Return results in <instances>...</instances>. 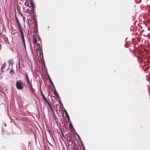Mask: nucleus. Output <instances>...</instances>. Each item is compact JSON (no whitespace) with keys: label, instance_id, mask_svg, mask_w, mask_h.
I'll list each match as a JSON object with an SVG mask.
<instances>
[{"label":"nucleus","instance_id":"obj_1","mask_svg":"<svg viewBox=\"0 0 150 150\" xmlns=\"http://www.w3.org/2000/svg\"><path fill=\"white\" fill-rule=\"evenodd\" d=\"M25 76L26 79L27 85L28 86L30 89V91L32 92L33 93L34 92V88H33V86L31 84V81H30H30L28 76L27 74H25Z\"/></svg>","mask_w":150,"mask_h":150},{"label":"nucleus","instance_id":"obj_2","mask_svg":"<svg viewBox=\"0 0 150 150\" xmlns=\"http://www.w3.org/2000/svg\"><path fill=\"white\" fill-rule=\"evenodd\" d=\"M16 86L18 89H22L23 88V82L21 80L18 81L16 83Z\"/></svg>","mask_w":150,"mask_h":150},{"label":"nucleus","instance_id":"obj_3","mask_svg":"<svg viewBox=\"0 0 150 150\" xmlns=\"http://www.w3.org/2000/svg\"><path fill=\"white\" fill-rule=\"evenodd\" d=\"M20 35L21 37V38L22 41L23 43V45L25 48H26V46H25V39L24 37V36L23 35V32H20Z\"/></svg>","mask_w":150,"mask_h":150},{"label":"nucleus","instance_id":"obj_4","mask_svg":"<svg viewBox=\"0 0 150 150\" xmlns=\"http://www.w3.org/2000/svg\"><path fill=\"white\" fill-rule=\"evenodd\" d=\"M16 22L17 23L18 27V28L19 32H22L23 30L22 28V27H21V25L19 22V20H18V19L17 18H16Z\"/></svg>","mask_w":150,"mask_h":150},{"label":"nucleus","instance_id":"obj_5","mask_svg":"<svg viewBox=\"0 0 150 150\" xmlns=\"http://www.w3.org/2000/svg\"><path fill=\"white\" fill-rule=\"evenodd\" d=\"M37 47H38V48L36 50H39L40 52H41V51H42V50H41V47H40L39 43L37 44Z\"/></svg>","mask_w":150,"mask_h":150},{"label":"nucleus","instance_id":"obj_6","mask_svg":"<svg viewBox=\"0 0 150 150\" xmlns=\"http://www.w3.org/2000/svg\"><path fill=\"white\" fill-rule=\"evenodd\" d=\"M6 65V62H4L3 64L1 67V70L2 71H3V69H4Z\"/></svg>","mask_w":150,"mask_h":150},{"label":"nucleus","instance_id":"obj_7","mask_svg":"<svg viewBox=\"0 0 150 150\" xmlns=\"http://www.w3.org/2000/svg\"><path fill=\"white\" fill-rule=\"evenodd\" d=\"M40 93L44 100H46L47 98L45 97L41 91H40Z\"/></svg>","mask_w":150,"mask_h":150},{"label":"nucleus","instance_id":"obj_8","mask_svg":"<svg viewBox=\"0 0 150 150\" xmlns=\"http://www.w3.org/2000/svg\"><path fill=\"white\" fill-rule=\"evenodd\" d=\"M69 126L70 128H71L72 130L73 129L74 131H75L74 129V128L73 127L71 123V122H70L69 125Z\"/></svg>","mask_w":150,"mask_h":150},{"label":"nucleus","instance_id":"obj_9","mask_svg":"<svg viewBox=\"0 0 150 150\" xmlns=\"http://www.w3.org/2000/svg\"><path fill=\"white\" fill-rule=\"evenodd\" d=\"M65 113L68 119V120H69V116L68 115V114L67 113V112L66 111H65Z\"/></svg>","mask_w":150,"mask_h":150},{"label":"nucleus","instance_id":"obj_10","mask_svg":"<svg viewBox=\"0 0 150 150\" xmlns=\"http://www.w3.org/2000/svg\"><path fill=\"white\" fill-rule=\"evenodd\" d=\"M37 42V39L36 38H34L33 39V43L35 44H36Z\"/></svg>","mask_w":150,"mask_h":150},{"label":"nucleus","instance_id":"obj_11","mask_svg":"<svg viewBox=\"0 0 150 150\" xmlns=\"http://www.w3.org/2000/svg\"><path fill=\"white\" fill-rule=\"evenodd\" d=\"M54 94L56 96H58V94L56 91L55 90L54 91Z\"/></svg>","mask_w":150,"mask_h":150},{"label":"nucleus","instance_id":"obj_12","mask_svg":"<svg viewBox=\"0 0 150 150\" xmlns=\"http://www.w3.org/2000/svg\"><path fill=\"white\" fill-rule=\"evenodd\" d=\"M30 4L31 5V6H32V8L33 9L34 5L33 3V2L32 1H31L30 3Z\"/></svg>","mask_w":150,"mask_h":150},{"label":"nucleus","instance_id":"obj_13","mask_svg":"<svg viewBox=\"0 0 150 150\" xmlns=\"http://www.w3.org/2000/svg\"><path fill=\"white\" fill-rule=\"evenodd\" d=\"M14 71L13 70L12 68L11 69V71H10L9 73H12V74H14Z\"/></svg>","mask_w":150,"mask_h":150},{"label":"nucleus","instance_id":"obj_14","mask_svg":"<svg viewBox=\"0 0 150 150\" xmlns=\"http://www.w3.org/2000/svg\"><path fill=\"white\" fill-rule=\"evenodd\" d=\"M48 77H49V81L51 83V84L53 85V83H52V81H51L50 78V77H49V76H48Z\"/></svg>","mask_w":150,"mask_h":150},{"label":"nucleus","instance_id":"obj_15","mask_svg":"<svg viewBox=\"0 0 150 150\" xmlns=\"http://www.w3.org/2000/svg\"><path fill=\"white\" fill-rule=\"evenodd\" d=\"M48 107H49L50 108L52 112H53V109H52V106H51V105H50L49 106H48Z\"/></svg>","mask_w":150,"mask_h":150},{"label":"nucleus","instance_id":"obj_16","mask_svg":"<svg viewBox=\"0 0 150 150\" xmlns=\"http://www.w3.org/2000/svg\"><path fill=\"white\" fill-rule=\"evenodd\" d=\"M8 63L9 65L11 64V65H12V62L11 61H9L8 62Z\"/></svg>","mask_w":150,"mask_h":150},{"label":"nucleus","instance_id":"obj_17","mask_svg":"<svg viewBox=\"0 0 150 150\" xmlns=\"http://www.w3.org/2000/svg\"><path fill=\"white\" fill-rule=\"evenodd\" d=\"M44 100L45 101V102H46V103L47 104L49 102L47 101V99H46V100Z\"/></svg>","mask_w":150,"mask_h":150},{"label":"nucleus","instance_id":"obj_18","mask_svg":"<svg viewBox=\"0 0 150 150\" xmlns=\"http://www.w3.org/2000/svg\"><path fill=\"white\" fill-rule=\"evenodd\" d=\"M76 135L77 136L78 138L79 139V138H80V137L78 134H76Z\"/></svg>","mask_w":150,"mask_h":150},{"label":"nucleus","instance_id":"obj_19","mask_svg":"<svg viewBox=\"0 0 150 150\" xmlns=\"http://www.w3.org/2000/svg\"><path fill=\"white\" fill-rule=\"evenodd\" d=\"M75 131V133L76 134H76H78L75 131Z\"/></svg>","mask_w":150,"mask_h":150},{"label":"nucleus","instance_id":"obj_20","mask_svg":"<svg viewBox=\"0 0 150 150\" xmlns=\"http://www.w3.org/2000/svg\"><path fill=\"white\" fill-rule=\"evenodd\" d=\"M47 105H48V106H49L50 105H51L50 104Z\"/></svg>","mask_w":150,"mask_h":150},{"label":"nucleus","instance_id":"obj_21","mask_svg":"<svg viewBox=\"0 0 150 150\" xmlns=\"http://www.w3.org/2000/svg\"><path fill=\"white\" fill-rule=\"evenodd\" d=\"M38 41H40V42H41V40L40 39L39 40H38Z\"/></svg>","mask_w":150,"mask_h":150},{"label":"nucleus","instance_id":"obj_22","mask_svg":"<svg viewBox=\"0 0 150 150\" xmlns=\"http://www.w3.org/2000/svg\"><path fill=\"white\" fill-rule=\"evenodd\" d=\"M83 150H85V148H83Z\"/></svg>","mask_w":150,"mask_h":150},{"label":"nucleus","instance_id":"obj_23","mask_svg":"<svg viewBox=\"0 0 150 150\" xmlns=\"http://www.w3.org/2000/svg\"><path fill=\"white\" fill-rule=\"evenodd\" d=\"M50 104V103H47V105H49V104Z\"/></svg>","mask_w":150,"mask_h":150},{"label":"nucleus","instance_id":"obj_24","mask_svg":"<svg viewBox=\"0 0 150 150\" xmlns=\"http://www.w3.org/2000/svg\"><path fill=\"white\" fill-rule=\"evenodd\" d=\"M62 135H63V133L62 132Z\"/></svg>","mask_w":150,"mask_h":150},{"label":"nucleus","instance_id":"obj_25","mask_svg":"<svg viewBox=\"0 0 150 150\" xmlns=\"http://www.w3.org/2000/svg\"><path fill=\"white\" fill-rule=\"evenodd\" d=\"M5 126H6V124L5 125Z\"/></svg>","mask_w":150,"mask_h":150},{"label":"nucleus","instance_id":"obj_26","mask_svg":"<svg viewBox=\"0 0 150 150\" xmlns=\"http://www.w3.org/2000/svg\"><path fill=\"white\" fill-rule=\"evenodd\" d=\"M79 138V139H80V138Z\"/></svg>","mask_w":150,"mask_h":150}]
</instances>
